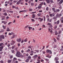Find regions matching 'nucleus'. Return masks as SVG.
<instances>
[{
    "mask_svg": "<svg viewBox=\"0 0 63 63\" xmlns=\"http://www.w3.org/2000/svg\"><path fill=\"white\" fill-rule=\"evenodd\" d=\"M20 54H21V53L19 51H17L16 54V56L18 57H19Z\"/></svg>",
    "mask_w": 63,
    "mask_h": 63,
    "instance_id": "1",
    "label": "nucleus"
},
{
    "mask_svg": "<svg viewBox=\"0 0 63 63\" xmlns=\"http://www.w3.org/2000/svg\"><path fill=\"white\" fill-rule=\"evenodd\" d=\"M47 53H49V54H51L52 53V52L51 50L49 49H47L46 51Z\"/></svg>",
    "mask_w": 63,
    "mask_h": 63,
    "instance_id": "2",
    "label": "nucleus"
},
{
    "mask_svg": "<svg viewBox=\"0 0 63 63\" xmlns=\"http://www.w3.org/2000/svg\"><path fill=\"white\" fill-rule=\"evenodd\" d=\"M51 24L49 23H48L47 24V25H49L50 26L49 27V28H51V27H52V25Z\"/></svg>",
    "mask_w": 63,
    "mask_h": 63,
    "instance_id": "3",
    "label": "nucleus"
},
{
    "mask_svg": "<svg viewBox=\"0 0 63 63\" xmlns=\"http://www.w3.org/2000/svg\"><path fill=\"white\" fill-rule=\"evenodd\" d=\"M21 40L20 38L19 39H17V42H18L19 43H20V42H21Z\"/></svg>",
    "mask_w": 63,
    "mask_h": 63,
    "instance_id": "4",
    "label": "nucleus"
},
{
    "mask_svg": "<svg viewBox=\"0 0 63 63\" xmlns=\"http://www.w3.org/2000/svg\"><path fill=\"white\" fill-rule=\"evenodd\" d=\"M0 37L1 39H5V37H4V35H2L1 36H0Z\"/></svg>",
    "mask_w": 63,
    "mask_h": 63,
    "instance_id": "5",
    "label": "nucleus"
},
{
    "mask_svg": "<svg viewBox=\"0 0 63 63\" xmlns=\"http://www.w3.org/2000/svg\"><path fill=\"white\" fill-rule=\"evenodd\" d=\"M2 23H4L5 25H6V24H7V22L6 21H2L1 22Z\"/></svg>",
    "mask_w": 63,
    "mask_h": 63,
    "instance_id": "6",
    "label": "nucleus"
},
{
    "mask_svg": "<svg viewBox=\"0 0 63 63\" xmlns=\"http://www.w3.org/2000/svg\"><path fill=\"white\" fill-rule=\"evenodd\" d=\"M40 6H39L38 7V9H41L42 8V4H40Z\"/></svg>",
    "mask_w": 63,
    "mask_h": 63,
    "instance_id": "7",
    "label": "nucleus"
},
{
    "mask_svg": "<svg viewBox=\"0 0 63 63\" xmlns=\"http://www.w3.org/2000/svg\"><path fill=\"white\" fill-rule=\"evenodd\" d=\"M4 46V47H5V45H4V44L3 43H0V47H1V46Z\"/></svg>",
    "mask_w": 63,
    "mask_h": 63,
    "instance_id": "8",
    "label": "nucleus"
},
{
    "mask_svg": "<svg viewBox=\"0 0 63 63\" xmlns=\"http://www.w3.org/2000/svg\"><path fill=\"white\" fill-rule=\"evenodd\" d=\"M49 55L48 54L46 56V57H48V58H51V56H49Z\"/></svg>",
    "mask_w": 63,
    "mask_h": 63,
    "instance_id": "9",
    "label": "nucleus"
},
{
    "mask_svg": "<svg viewBox=\"0 0 63 63\" xmlns=\"http://www.w3.org/2000/svg\"><path fill=\"white\" fill-rule=\"evenodd\" d=\"M28 59L29 60H30L31 59V57L30 55H29L28 57Z\"/></svg>",
    "mask_w": 63,
    "mask_h": 63,
    "instance_id": "10",
    "label": "nucleus"
},
{
    "mask_svg": "<svg viewBox=\"0 0 63 63\" xmlns=\"http://www.w3.org/2000/svg\"><path fill=\"white\" fill-rule=\"evenodd\" d=\"M59 60V59L57 57H56L55 58V59H54V60H56V61H57L58 60Z\"/></svg>",
    "mask_w": 63,
    "mask_h": 63,
    "instance_id": "11",
    "label": "nucleus"
},
{
    "mask_svg": "<svg viewBox=\"0 0 63 63\" xmlns=\"http://www.w3.org/2000/svg\"><path fill=\"white\" fill-rule=\"evenodd\" d=\"M55 14L54 13H53L52 14H50L49 15L50 16H54Z\"/></svg>",
    "mask_w": 63,
    "mask_h": 63,
    "instance_id": "12",
    "label": "nucleus"
},
{
    "mask_svg": "<svg viewBox=\"0 0 63 63\" xmlns=\"http://www.w3.org/2000/svg\"><path fill=\"white\" fill-rule=\"evenodd\" d=\"M7 12H9V13H13L14 11H10L9 10H8Z\"/></svg>",
    "mask_w": 63,
    "mask_h": 63,
    "instance_id": "13",
    "label": "nucleus"
},
{
    "mask_svg": "<svg viewBox=\"0 0 63 63\" xmlns=\"http://www.w3.org/2000/svg\"><path fill=\"white\" fill-rule=\"evenodd\" d=\"M17 59L16 58H14V59H13V61H15Z\"/></svg>",
    "mask_w": 63,
    "mask_h": 63,
    "instance_id": "14",
    "label": "nucleus"
},
{
    "mask_svg": "<svg viewBox=\"0 0 63 63\" xmlns=\"http://www.w3.org/2000/svg\"><path fill=\"white\" fill-rule=\"evenodd\" d=\"M46 2L47 3H48V4L50 3V0H46Z\"/></svg>",
    "mask_w": 63,
    "mask_h": 63,
    "instance_id": "15",
    "label": "nucleus"
},
{
    "mask_svg": "<svg viewBox=\"0 0 63 63\" xmlns=\"http://www.w3.org/2000/svg\"><path fill=\"white\" fill-rule=\"evenodd\" d=\"M63 0H61L59 2V4H62V3H63Z\"/></svg>",
    "mask_w": 63,
    "mask_h": 63,
    "instance_id": "16",
    "label": "nucleus"
},
{
    "mask_svg": "<svg viewBox=\"0 0 63 63\" xmlns=\"http://www.w3.org/2000/svg\"><path fill=\"white\" fill-rule=\"evenodd\" d=\"M12 60H9L8 61V63H11V62H12Z\"/></svg>",
    "mask_w": 63,
    "mask_h": 63,
    "instance_id": "17",
    "label": "nucleus"
},
{
    "mask_svg": "<svg viewBox=\"0 0 63 63\" xmlns=\"http://www.w3.org/2000/svg\"><path fill=\"white\" fill-rule=\"evenodd\" d=\"M29 60L28 59H27L25 61L27 63V62H29Z\"/></svg>",
    "mask_w": 63,
    "mask_h": 63,
    "instance_id": "18",
    "label": "nucleus"
},
{
    "mask_svg": "<svg viewBox=\"0 0 63 63\" xmlns=\"http://www.w3.org/2000/svg\"><path fill=\"white\" fill-rule=\"evenodd\" d=\"M10 31V29L9 28H7V31Z\"/></svg>",
    "mask_w": 63,
    "mask_h": 63,
    "instance_id": "19",
    "label": "nucleus"
},
{
    "mask_svg": "<svg viewBox=\"0 0 63 63\" xmlns=\"http://www.w3.org/2000/svg\"><path fill=\"white\" fill-rule=\"evenodd\" d=\"M26 11L25 10L20 11L19 13H22V12H25Z\"/></svg>",
    "mask_w": 63,
    "mask_h": 63,
    "instance_id": "20",
    "label": "nucleus"
},
{
    "mask_svg": "<svg viewBox=\"0 0 63 63\" xmlns=\"http://www.w3.org/2000/svg\"><path fill=\"white\" fill-rule=\"evenodd\" d=\"M37 57H38V55H36L34 56V58H37Z\"/></svg>",
    "mask_w": 63,
    "mask_h": 63,
    "instance_id": "21",
    "label": "nucleus"
},
{
    "mask_svg": "<svg viewBox=\"0 0 63 63\" xmlns=\"http://www.w3.org/2000/svg\"><path fill=\"white\" fill-rule=\"evenodd\" d=\"M6 3H7V4H9L10 3V1H6L5 2V4H6Z\"/></svg>",
    "mask_w": 63,
    "mask_h": 63,
    "instance_id": "22",
    "label": "nucleus"
},
{
    "mask_svg": "<svg viewBox=\"0 0 63 63\" xmlns=\"http://www.w3.org/2000/svg\"><path fill=\"white\" fill-rule=\"evenodd\" d=\"M54 42H55V43H56V39L54 38Z\"/></svg>",
    "mask_w": 63,
    "mask_h": 63,
    "instance_id": "23",
    "label": "nucleus"
},
{
    "mask_svg": "<svg viewBox=\"0 0 63 63\" xmlns=\"http://www.w3.org/2000/svg\"><path fill=\"white\" fill-rule=\"evenodd\" d=\"M30 50L29 49H28L27 50L26 52H30Z\"/></svg>",
    "mask_w": 63,
    "mask_h": 63,
    "instance_id": "24",
    "label": "nucleus"
},
{
    "mask_svg": "<svg viewBox=\"0 0 63 63\" xmlns=\"http://www.w3.org/2000/svg\"><path fill=\"white\" fill-rule=\"evenodd\" d=\"M60 22V21H59V20L57 22V24H58Z\"/></svg>",
    "mask_w": 63,
    "mask_h": 63,
    "instance_id": "25",
    "label": "nucleus"
},
{
    "mask_svg": "<svg viewBox=\"0 0 63 63\" xmlns=\"http://www.w3.org/2000/svg\"><path fill=\"white\" fill-rule=\"evenodd\" d=\"M2 27H3V29H5L6 28L5 26H4V25H3L2 26Z\"/></svg>",
    "mask_w": 63,
    "mask_h": 63,
    "instance_id": "26",
    "label": "nucleus"
},
{
    "mask_svg": "<svg viewBox=\"0 0 63 63\" xmlns=\"http://www.w3.org/2000/svg\"><path fill=\"white\" fill-rule=\"evenodd\" d=\"M55 33L56 35H57L58 34V33H57V32L56 31L55 32Z\"/></svg>",
    "mask_w": 63,
    "mask_h": 63,
    "instance_id": "27",
    "label": "nucleus"
},
{
    "mask_svg": "<svg viewBox=\"0 0 63 63\" xmlns=\"http://www.w3.org/2000/svg\"><path fill=\"white\" fill-rule=\"evenodd\" d=\"M28 28L29 29V30H30V29H32V28L31 27H28Z\"/></svg>",
    "mask_w": 63,
    "mask_h": 63,
    "instance_id": "28",
    "label": "nucleus"
},
{
    "mask_svg": "<svg viewBox=\"0 0 63 63\" xmlns=\"http://www.w3.org/2000/svg\"><path fill=\"white\" fill-rule=\"evenodd\" d=\"M31 21H32V22H34L35 21V20L34 19H31Z\"/></svg>",
    "mask_w": 63,
    "mask_h": 63,
    "instance_id": "29",
    "label": "nucleus"
},
{
    "mask_svg": "<svg viewBox=\"0 0 63 63\" xmlns=\"http://www.w3.org/2000/svg\"><path fill=\"white\" fill-rule=\"evenodd\" d=\"M31 5L32 6H34V3L33 2H31Z\"/></svg>",
    "mask_w": 63,
    "mask_h": 63,
    "instance_id": "30",
    "label": "nucleus"
},
{
    "mask_svg": "<svg viewBox=\"0 0 63 63\" xmlns=\"http://www.w3.org/2000/svg\"><path fill=\"white\" fill-rule=\"evenodd\" d=\"M0 63H4V61L3 60H1L0 61Z\"/></svg>",
    "mask_w": 63,
    "mask_h": 63,
    "instance_id": "31",
    "label": "nucleus"
},
{
    "mask_svg": "<svg viewBox=\"0 0 63 63\" xmlns=\"http://www.w3.org/2000/svg\"><path fill=\"white\" fill-rule=\"evenodd\" d=\"M27 39L26 38L24 40V42H27Z\"/></svg>",
    "mask_w": 63,
    "mask_h": 63,
    "instance_id": "32",
    "label": "nucleus"
},
{
    "mask_svg": "<svg viewBox=\"0 0 63 63\" xmlns=\"http://www.w3.org/2000/svg\"><path fill=\"white\" fill-rule=\"evenodd\" d=\"M4 16H7V14L6 12L4 13Z\"/></svg>",
    "mask_w": 63,
    "mask_h": 63,
    "instance_id": "33",
    "label": "nucleus"
},
{
    "mask_svg": "<svg viewBox=\"0 0 63 63\" xmlns=\"http://www.w3.org/2000/svg\"><path fill=\"white\" fill-rule=\"evenodd\" d=\"M5 16H4L1 19L2 20H4L5 19Z\"/></svg>",
    "mask_w": 63,
    "mask_h": 63,
    "instance_id": "34",
    "label": "nucleus"
},
{
    "mask_svg": "<svg viewBox=\"0 0 63 63\" xmlns=\"http://www.w3.org/2000/svg\"><path fill=\"white\" fill-rule=\"evenodd\" d=\"M12 23V22H9L8 24V25H10Z\"/></svg>",
    "mask_w": 63,
    "mask_h": 63,
    "instance_id": "35",
    "label": "nucleus"
},
{
    "mask_svg": "<svg viewBox=\"0 0 63 63\" xmlns=\"http://www.w3.org/2000/svg\"><path fill=\"white\" fill-rule=\"evenodd\" d=\"M41 13H39L37 14L38 16H41Z\"/></svg>",
    "mask_w": 63,
    "mask_h": 63,
    "instance_id": "36",
    "label": "nucleus"
},
{
    "mask_svg": "<svg viewBox=\"0 0 63 63\" xmlns=\"http://www.w3.org/2000/svg\"><path fill=\"white\" fill-rule=\"evenodd\" d=\"M20 4V2L18 1L16 3L17 5H19Z\"/></svg>",
    "mask_w": 63,
    "mask_h": 63,
    "instance_id": "37",
    "label": "nucleus"
},
{
    "mask_svg": "<svg viewBox=\"0 0 63 63\" xmlns=\"http://www.w3.org/2000/svg\"><path fill=\"white\" fill-rule=\"evenodd\" d=\"M3 46L0 47V49H3Z\"/></svg>",
    "mask_w": 63,
    "mask_h": 63,
    "instance_id": "38",
    "label": "nucleus"
},
{
    "mask_svg": "<svg viewBox=\"0 0 63 63\" xmlns=\"http://www.w3.org/2000/svg\"><path fill=\"white\" fill-rule=\"evenodd\" d=\"M12 4H13V3L12 2H10L9 3V5L10 6L12 5Z\"/></svg>",
    "mask_w": 63,
    "mask_h": 63,
    "instance_id": "39",
    "label": "nucleus"
},
{
    "mask_svg": "<svg viewBox=\"0 0 63 63\" xmlns=\"http://www.w3.org/2000/svg\"><path fill=\"white\" fill-rule=\"evenodd\" d=\"M44 21H46V17L45 16H44Z\"/></svg>",
    "mask_w": 63,
    "mask_h": 63,
    "instance_id": "40",
    "label": "nucleus"
},
{
    "mask_svg": "<svg viewBox=\"0 0 63 63\" xmlns=\"http://www.w3.org/2000/svg\"><path fill=\"white\" fill-rule=\"evenodd\" d=\"M15 7H15V6H14L13 5L12 6V8L13 9H14V8L15 9Z\"/></svg>",
    "mask_w": 63,
    "mask_h": 63,
    "instance_id": "41",
    "label": "nucleus"
},
{
    "mask_svg": "<svg viewBox=\"0 0 63 63\" xmlns=\"http://www.w3.org/2000/svg\"><path fill=\"white\" fill-rule=\"evenodd\" d=\"M10 44H8V45H7V47H10Z\"/></svg>",
    "mask_w": 63,
    "mask_h": 63,
    "instance_id": "42",
    "label": "nucleus"
},
{
    "mask_svg": "<svg viewBox=\"0 0 63 63\" xmlns=\"http://www.w3.org/2000/svg\"><path fill=\"white\" fill-rule=\"evenodd\" d=\"M24 42V40H22L21 41V43H23Z\"/></svg>",
    "mask_w": 63,
    "mask_h": 63,
    "instance_id": "43",
    "label": "nucleus"
},
{
    "mask_svg": "<svg viewBox=\"0 0 63 63\" xmlns=\"http://www.w3.org/2000/svg\"><path fill=\"white\" fill-rule=\"evenodd\" d=\"M29 26V25H27L25 27V28H27Z\"/></svg>",
    "mask_w": 63,
    "mask_h": 63,
    "instance_id": "44",
    "label": "nucleus"
},
{
    "mask_svg": "<svg viewBox=\"0 0 63 63\" xmlns=\"http://www.w3.org/2000/svg\"><path fill=\"white\" fill-rule=\"evenodd\" d=\"M50 2L51 3H53V0H50Z\"/></svg>",
    "mask_w": 63,
    "mask_h": 63,
    "instance_id": "45",
    "label": "nucleus"
},
{
    "mask_svg": "<svg viewBox=\"0 0 63 63\" xmlns=\"http://www.w3.org/2000/svg\"><path fill=\"white\" fill-rule=\"evenodd\" d=\"M57 39L58 41H59L60 40V38H59L57 37Z\"/></svg>",
    "mask_w": 63,
    "mask_h": 63,
    "instance_id": "46",
    "label": "nucleus"
},
{
    "mask_svg": "<svg viewBox=\"0 0 63 63\" xmlns=\"http://www.w3.org/2000/svg\"><path fill=\"white\" fill-rule=\"evenodd\" d=\"M21 58H23V56L22 55H20V56Z\"/></svg>",
    "mask_w": 63,
    "mask_h": 63,
    "instance_id": "47",
    "label": "nucleus"
},
{
    "mask_svg": "<svg viewBox=\"0 0 63 63\" xmlns=\"http://www.w3.org/2000/svg\"><path fill=\"white\" fill-rule=\"evenodd\" d=\"M31 53H34V51L33 50H32L31 51Z\"/></svg>",
    "mask_w": 63,
    "mask_h": 63,
    "instance_id": "48",
    "label": "nucleus"
},
{
    "mask_svg": "<svg viewBox=\"0 0 63 63\" xmlns=\"http://www.w3.org/2000/svg\"><path fill=\"white\" fill-rule=\"evenodd\" d=\"M51 20H52V19H50L49 21V22H51Z\"/></svg>",
    "mask_w": 63,
    "mask_h": 63,
    "instance_id": "49",
    "label": "nucleus"
},
{
    "mask_svg": "<svg viewBox=\"0 0 63 63\" xmlns=\"http://www.w3.org/2000/svg\"><path fill=\"white\" fill-rule=\"evenodd\" d=\"M12 43L13 44H15V41L12 40Z\"/></svg>",
    "mask_w": 63,
    "mask_h": 63,
    "instance_id": "50",
    "label": "nucleus"
},
{
    "mask_svg": "<svg viewBox=\"0 0 63 63\" xmlns=\"http://www.w3.org/2000/svg\"><path fill=\"white\" fill-rule=\"evenodd\" d=\"M46 10L47 11H48V7H47L46 9Z\"/></svg>",
    "mask_w": 63,
    "mask_h": 63,
    "instance_id": "51",
    "label": "nucleus"
},
{
    "mask_svg": "<svg viewBox=\"0 0 63 63\" xmlns=\"http://www.w3.org/2000/svg\"><path fill=\"white\" fill-rule=\"evenodd\" d=\"M57 47V46L56 45H54V48H56Z\"/></svg>",
    "mask_w": 63,
    "mask_h": 63,
    "instance_id": "52",
    "label": "nucleus"
},
{
    "mask_svg": "<svg viewBox=\"0 0 63 63\" xmlns=\"http://www.w3.org/2000/svg\"><path fill=\"white\" fill-rule=\"evenodd\" d=\"M57 12H59L60 11V10L59 9H57L56 10Z\"/></svg>",
    "mask_w": 63,
    "mask_h": 63,
    "instance_id": "53",
    "label": "nucleus"
},
{
    "mask_svg": "<svg viewBox=\"0 0 63 63\" xmlns=\"http://www.w3.org/2000/svg\"><path fill=\"white\" fill-rule=\"evenodd\" d=\"M43 20V18H42L40 20V21H42Z\"/></svg>",
    "mask_w": 63,
    "mask_h": 63,
    "instance_id": "54",
    "label": "nucleus"
},
{
    "mask_svg": "<svg viewBox=\"0 0 63 63\" xmlns=\"http://www.w3.org/2000/svg\"><path fill=\"white\" fill-rule=\"evenodd\" d=\"M45 60L46 61H48V59H45Z\"/></svg>",
    "mask_w": 63,
    "mask_h": 63,
    "instance_id": "55",
    "label": "nucleus"
},
{
    "mask_svg": "<svg viewBox=\"0 0 63 63\" xmlns=\"http://www.w3.org/2000/svg\"><path fill=\"white\" fill-rule=\"evenodd\" d=\"M14 52H15V51L14 50H12V53H14Z\"/></svg>",
    "mask_w": 63,
    "mask_h": 63,
    "instance_id": "56",
    "label": "nucleus"
},
{
    "mask_svg": "<svg viewBox=\"0 0 63 63\" xmlns=\"http://www.w3.org/2000/svg\"><path fill=\"white\" fill-rule=\"evenodd\" d=\"M29 11H32V9H29Z\"/></svg>",
    "mask_w": 63,
    "mask_h": 63,
    "instance_id": "57",
    "label": "nucleus"
},
{
    "mask_svg": "<svg viewBox=\"0 0 63 63\" xmlns=\"http://www.w3.org/2000/svg\"><path fill=\"white\" fill-rule=\"evenodd\" d=\"M37 61H38V62H40V60L39 59H37Z\"/></svg>",
    "mask_w": 63,
    "mask_h": 63,
    "instance_id": "58",
    "label": "nucleus"
},
{
    "mask_svg": "<svg viewBox=\"0 0 63 63\" xmlns=\"http://www.w3.org/2000/svg\"><path fill=\"white\" fill-rule=\"evenodd\" d=\"M61 37V35H58V37H59V38H60Z\"/></svg>",
    "mask_w": 63,
    "mask_h": 63,
    "instance_id": "59",
    "label": "nucleus"
},
{
    "mask_svg": "<svg viewBox=\"0 0 63 63\" xmlns=\"http://www.w3.org/2000/svg\"><path fill=\"white\" fill-rule=\"evenodd\" d=\"M16 22V20L14 19L13 22V23H15Z\"/></svg>",
    "mask_w": 63,
    "mask_h": 63,
    "instance_id": "60",
    "label": "nucleus"
},
{
    "mask_svg": "<svg viewBox=\"0 0 63 63\" xmlns=\"http://www.w3.org/2000/svg\"><path fill=\"white\" fill-rule=\"evenodd\" d=\"M61 31H60L59 32V34H61Z\"/></svg>",
    "mask_w": 63,
    "mask_h": 63,
    "instance_id": "61",
    "label": "nucleus"
},
{
    "mask_svg": "<svg viewBox=\"0 0 63 63\" xmlns=\"http://www.w3.org/2000/svg\"><path fill=\"white\" fill-rule=\"evenodd\" d=\"M30 55L31 56H32V55H33V53H31L30 54Z\"/></svg>",
    "mask_w": 63,
    "mask_h": 63,
    "instance_id": "62",
    "label": "nucleus"
},
{
    "mask_svg": "<svg viewBox=\"0 0 63 63\" xmlns=\"http://www.w3.org/2000/svg\"><path fill=\"white\" fill-rule=\"evenodd\" d=\"M60 51H63V48H61L60 49Z\"/></svg>",
    "mask_w": 63,
    "mask_h": 63,
    "instance_id": "63",
    "label": "nucleus"
},
{
    "mask_svg": "<svg viewBox=\"0 0 63 63\" xmlns=\"http://www.w3.org/2000/svg\"><path fill=\"white\" fill-rule=\"evenodd\" d=\"M56 63H59V61H56Z\"/></svg>",
    "mask_w": 63,
    "mask_h": 63,
    "instance_id": "64",
    "label": "nucleus"
}]
</instances>
